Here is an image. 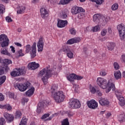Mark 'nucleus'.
I'll return each mask as SVG.
<instances>
[{
	"instance_id": "12",
	"label": "nucleus",
	"mask_w": 125,
	"mask_h": 125,
	"mask_svg": "<svg viewBox=\"0 0 125 125\" xmlns=\"http://www.w3.org/2000/svg\"><path fill=\"white\" fill-rule=\"evenodd\" d=\"M87 105L90 109H95L98 106L97 103L94 100H91L87 102Z\"/></svg>"
},
{
	"instance_id": "20",
	"label": "nucleus",
	"mask_w": 125,
	"mask_h": 125,
	"mask_svg": "<svg viewBox=\"0 0 125 125\" xmlns=\"http://www.w3.org/2000/svg\"><path fill=\"white\" fill-rule=\"evenodd\" d=\"M100 19H101V14H96L94 15L93 20L95 23L99 22Z\"/></svg>"
},
{
	"instance_id": "5",
	"label": "nucleus",
	"mask_w": 125,
	"mask_h": 125,
	"mask_svg": "<svg viewBox=\"0 0 125 125\" xmlns=\"http://www.w3.org/2000/svg\"><path fill=\"white\" fill-rule=\"evenodd\" d=\"M25 74H26V70H25L24 67L19 68L17 70H14L10 73L12 77H19L22 75H25Z\"/></svg>"
},
{
	"instance_id": "26",
	"label": "nucleus",
	"mask_w": 125,
	"mask_h": 125,
	"mask_svg": "<svg viewBox=\"0 0 125 125\" xmlns=\"http://www.w3.org/2000/svg\"><path fill=\"white\" fill-rule=\"evenodd\" d=\"M74 0H61L59 4H62V5H65V4H68L70 3L71 1H73Z\"/></svg>"
},
{
	"instance_id": "28",
	"label": "nucleus",
	"mask_w": 125,
	"mask_h": 125,
	"mask_svg": "<svg viewBox=\"0 0 125 125\" xmlns=\"http://www.w3.org/2000/svg\"><path fill=\"white\" fill-rule=\"evenodd\" d=\"M25 9H26V8L24 6L19 7L18 8L17 13H18L19 14L24 13V11H25Z\"/></svg>"
},
{
	"instance_id": "46",
	"label": "nucleus",
	"mask_w": 125,
	"mask_h": 125,
	"mask_svg": "<svg viewBox=\"0 0 125 125\" xmlns=\"http://www.w3.org/2000/svg\"><path fill=\"white\" fill-rule=\"evenodd\" d=\"M100 75L101 76H106V75H107V72H106V70H103L102 71L100 72Z\"/></svg>"
},
{
	"instance_id": "57",
	"label": "nucleus",
	"mask_w": 125,
	"mask_h": 125,
	"mask_svg": "<svg viewBox=\"0 0 125 125\" xmlns=\"http://www.w3.org/2000/svg\"><path fill=\"white\" fill-rule=\"evenodd\" d=\"M68 117H72L75 115V113L73 111H69L68 113Z\"/></svg>"
},
{
	"instance_id": "39",
	"label": "nucleus",
	"mask_w": 125,
	"mask_h": 125,
	"mask_svg": "<svg viewBox=\"0 0 125 125\" xmlns=\"http://www.w3.org/2000/svg\"><path fill=\"white\" fill-rule=\"evenodd\" d=\"M90 90L91 93H93V94H94V93H95V92H97V89L93 86L90 87Z\"/></svg>"
},
{
	"instance_id": "43",
	"label": "nucleus",
	"mask_w": 125,
	"mask_h": 125,
	"mask_svg": "<svg viewBox=\"0 0 125 125\" xmlns=\"http://www.w3.org/2000/svg\"><path fill=\"white\" fill-rule=\"evenodd\" d=\"M5 124V120L3 118L0 119V125H3Z\"/></svg>"
},
{
	"instance_id": "27",
	"label": "nucleus",
	"mask_w": 125,
	"mask_h": 125,
	"mask_svg": "<svg viewBox=\"0 0 125 125\" xmlns=\"http://www.w3.org/2000/svg\"><path fill=\"white\" fill-rule=\"evenodd\" d=\"M1 54H4L5 55H8V56H11V54L8 53L7 51V49L6 48H3L1 49Z\"/></svg>"
},
{
	"instance_id": "11",
	"label": "nucleus",
	"mask_w": 125,
	"mask_h": 125,
	"mask_svg": "<svg viewBox=\"0 0 125 125\" xmlns=\"http://www.w3.org/2000/svg\"><path fill=\"white\" fill-rule=\"evenodd\" d=\"M67 25H68V21L66 20L63 21L60 19L58 20L57 26L59 28H64V27H66Z\"/></svg>"
},
{
	"instance_id": "29",
	"label": "nucleus",
	"mask_w": 125,
	"mask_h": 125,
	"mask_svg": "<svg viewBox=\"0 0 125 125\" xmlns=\"http://www.w3.org/2000/svg\"><path fill=\"white\" fill-rule=\"evenodd\" d=\"M118 121L120 122V123H123V122H125V114L123 113L122 114H121L119 118H118Z\"/></svg>"
},
{
	"instance_id": "8",
	"label": "nucleus",
	"mask_w": 125,
	"mask_h": 125,
	"mask_svg": "<svg viewBox=\"0 0 125 125\" xmlns=\"http://www.w3.org/2000/svg\"><path fill=\"white\" fill-rule=\"evenodd\" d=\"M9 42V40L7 38V36L3 34L0 35V42H1L2 47H5V46H8Z\"/></svg>"
},
{
	"instance_id": "52",
	"label": "nucleus",
	"mask_w": 125,
	"mask_h": 125,
	"mask_svg": "<svg viewBox=\"0 0 125 125\" xmlns=\"http://www.w3.org/2000/svg\"><path fill=\"white\" fill-rule=\"evenodd\" d=\"M6 21H7V22H8L9 23L10 22H12V19H11L10 17H6Z\"/></svg>"
},
{
	"instance_id": "59",
	"label": "nucleus",
	"mask_w": 125,
	"mask_h": 125,
	"mask_svg": "<svg viewBox=\"0 0 125 125\" xmlns=\"http://www.w3.org/2000/svg\"><path fill=\"white\" fill-rule=\"evenodd\" d=\"M9 97L10 98H13V99L15 100L16 98H14V93H11L9 94Z\"/></svg>"
},
{
	"instance_id": "15",
	"label": "nucleus",
	"mask_w": 125,
	"mask_h": 125,
	"mask_svg": "<svg viewBox=\"0 0 125 125\" xmlns=\"http://www.w3.org/2000/svg\"><path fill=\"white\" fill-rule=\"evenodd\" d=\"M4 117L9 123L13 122V120H14V117L13 116L6 112L4 114Z\"/></svg>"
},
{
	"instance_id": "41",
	"label": "nucleus",
	"mask_w": 125,
	"mask_h": 125,
	"mask_svg": "<svg viewBox=\"0 0 125 125\" xmlns=\"http://www.w3.org/2000/svg\"><path fill=\"white\" fill-rule=\"evenodd\" d=\"M91 1H94L96 2L97 4H102L103 2V0H90Z\"/></svg>"
},
{
	"instance_id": "3",
	"label": "nucleus",
	"mask_w": 125,
	"mask_h": 125,
	"mask_svg": "<svg viewBox=\"0 0 125 125\" xmlns=\"http://www.w3.org/2000/svg\"><path fill=\"white\" fill-rule=\"evenodd\" d=\"M43 75L45 76L42 77V80L44 84L47 83L48 79L51 77L52 75H53V70H49L48 68H43L39 73L40 77H42Z\"/></svg>"
},
{
	"instance_id": "53",
	"label": "nucleus",
	"mask_w": 125,
	"mask_h": 125,
	"mask_svg": "<svg viewBox=\"0 0 125 125\" xmlns=\"http://www.w3.org/2000/svg\"><path fill=\"white\" fill-rule=\"evenodd\" d=\"M43 103H44V105L45 106H48L49 105V101L47 100H44L42 101Z\"/></svg>"
},
{
	"instance_id": "24",
	"label": "nucleus",
	"mask_w": 125,
	"mask_h": 125,
	"mask_svg": "<svg viewBox=\"0 0 125 125\" xmlns=\"http://www.w3.org/2000/svg\"><path fill=\"white\" fill-rule=\"evenodd\" d=\"M76 75L74 73L71 74L67 77V79L70 82H74V80H76Z\"/></svg>"
},
{
	"instance_id": "58",
	"label": "nucleus",
	"mask_w": 125,
	"mask_h": 125,
	"mask_svg": "<svg viewBox=\"0 0 125 125\" xmlns=\"http://www.w3.org/2000/svg\"><path fill=\"white\" fill-rule=\"evenodd\" d=\"M3 100H4V97L2 94L0 93V101H3Z\"/></svg>"
},
{
	"instance_id": "17",
	"label": "nucleus",
	"mask_w": 125,
	"mask_h": 125,
	"mask_svg": "<svg viewBox=\"0 0 125 125\" xmlns=\"http://www.w3.org/2000/svg\"><path fill=\"white\" fill-rule=\"evenodd\" d=\"M40 12L42 18H45L48 15V12L44 8H41L40 9Z\"/></svg>"
},
{
	"instance_id": "35",
	"label": "nucleus",
	"mask_w": 125,
	"mask_h": 125,
	"mask_svg": "<svg viewBox=\"0 0 125 125\" xmlns=\"http://www.w3.org/2000/svg\"><path fill=\"white\" fill-rule=\"evenodd\" d=\"M5 9L4 5L2 4H0V14L3 13V11Z\"/></svg>"
},
{
	"instance_id": "36",
	"label": "nucleus",
	"mask_w": 125,
	"mask_h": 125,
	"mask_svg": "<svg viewBox=\"0 0 125 125\" xmlns=\"http://www.w3.org/2000/svg\"><path fill=\"white\" fill-rule=\"evenodd\" d=\"M119 8V5L117 3H114L111 7L112 10H117Z\"/></svg>"
},
{
	"instance_id": "14",
	"label": "nucleus",
	"mask_w": 125,
	"mask_h": 125,
	"mask_svg": "<svg viewBox=\"0 0 125 125\" xmlns=\"http://www.w3.org/2000/svg\"><path fill=\"white\" fill-rule=\"evenodd\" d=\"M81 42V39L79 37L72 38L69 40L67 42V44H73V43H78Z\"/></svg>"
},
{
	"instance_id": "49",
	"label": "nucleus",
	"mask_w": 125,
	"mask_h": 125,
	"mask_svg": "<svg viewBox=\"0 0 125 125\" xmlns=\"http://www.w3.org/2000/svg\"><path fill=\"white\" fill-rule=\"evenodd\" d=\"M50 115V114L49 113L45 114L42 116V117H41V119H42V120L46 119V118H48V117H49Z\"/></svg>"
},
{
	"instance_id": "22",
	"label": "nucleus",
	"mask_w": 125,
	"mask_h": 125,
	"mask_svg": "<svg viewBox=\"0 0 125 125\" xmlns=\"http://www.w3.org/2000/svg\"><path fill=\"white\" fill-rule=\"evenodd\" d=\"M28 118L26 116H23L21 121L19 125H27Z\"/></svg>"
},
{
	"instance_id": "44",
	"label": "nucleus",
	"mask_w": 125,
	"mask_h": 125,
	"mask_svg": "<svg viewBox=\"0 0 125 125\" xmlns=\"http://www.w3.org/2000/svg\"><path fill=\"white\" fill-rule=\"evenodd\" d=\"M69 31H70V34H71V35H76V30L75 29V28L70 29Z\"/></svg>"
},
{
	"instance_id": "18",
	"label": "nucleus",
	"mask_w": 125,
	"mask_h": 125,
	"mask_svg": "<svg viewBox=\"0 0 125 125\" xmlns=\"http://www.w3.org/2000/svg\"><path fill=\"white\" fill-rule=\"evenodd\" d=\"M99 103L102 106H108L109 105V103L110 102L108 100H106L105 99H102L99 100Z\"/></svg>"
},
{
	"instance_id": "21",
	"label": "nucleus",
	"mask_w": 125,
	"mask_h": 125,
	"mask_svg": "<svg viewBox=\"0 0 125 125\" xmlns=\"http://www.w3.org/2000/svg\"><path fill=\"white\" fill-rule=\"evenodd\" d=\"M35 91V88L32 87L30 89H29L26 92V96H32L33 94H34V92Z\"/></svg>"
},
{
	"instance_id": "7",
	"label": "nucleus",
	"mask_w": 125,
	"mask_h": 125,
	"mask_svg": "<svg viewBox=\"0 0 125 125\" xmlns=\"http://www.w3.org/2000/svg\"><path fill=\"white\" fill-rule=\"evenodd\" d=\"M30 85H31V83L29 82H26L25 83L23 84L18 83L16 85H15V87L16 88H18L20 91L24 92L27 89V88H29Z\"/></svg>"
},
{
	"instance_id": "19",
	"label": "nucleus",
	"mask_w": 125,
	"mask_h": 125,
	"mask_svg": "<svg viewBox=\"0 0 125 125\" xmlns=\"http://www.w3.org/2000/svg\"><path fill=\"white\" fill-rule=\"evenodd\" d=\"M0 63H2L4 66H7V65L11 64L12 62H11V60L8 59L2 60L0 59Z\"/></svg>"
},
{
	"instance_id": "63",
	"label": "nucleus",
	"mask_w": 125,
	"mask_h": 125,
	"mask_svg": "<svg viewBox=\"0 0 125 125\" xmlns=\"http://www.w3.org/2000/svg\"><path fill=\"white\" fill-rule=\"evenodd\" d=\"M15 44L17 46H19L20 47H21V46H22V44H21V43H18V42H15Z\"/></svg>"
},
{
	"instance_id": "51",
	"label": "nucleus",
	"mask_w": 125,
	"mask_h": 125,
	"mask_svg": "<svg viewBox=\"0 0 125 125\" xmlns=\"http://www.w3.org/2000/svg\"><path fill=\"white\" fill-rule=\"evenodd\" d=\"M83 79V77L79 75H76L75 80H77V81H81V80Z\"/></svg>"
},
{
	"instance_id": "30",
	"label": "nucleus",
	"mask_w": 125,
	"mask_h": 125,
	"mask_svg": "<svg viewBox=\"0 0 125 125\" xmlns=\"http://www.w3.org/2000/svg\"><path fill=\"white\" fill-rule=\"evenodd\" d=\"M21 117H22V112L20 110L17 111L15 115L16 119H21Z\"/></svg>"
},
{
	"instance_id": "6",
	"label": "nucleus",
	"mask_w": 125,
	"mask_h": 125,
	"mask_svg": "<svg viewBox=\"0 0 125 125\" xmlns=\"http://www.w3.org/2000/svg\"><path fill=\"white\" fill-rule=\"evenodd\" d=\"M81 102L77 99H71L69 102V107L71 109H79L81 108Z\"/></svg>"
},
{
	"instance_id": "16",
	"label": "nucleus",
	"mask_w": 125,
	"mask_h": 125,
	"mask_svg": "<svg viewBox=\"0 0 125 125\" xmlns=\"http://www.w3.org/2000/svg\"><path fill=\"white\" fill-rule=\"evenodd\" d=\"M39 67L40 64L36 63V62H31L28 64V68H30L31 70H36V69H38Z\"/></svg>"
},
{
	"instance_id": "33",
	"label": "nucleus",
	"mask_w": 125,
	"mask_h": 125,
	"mask_svg": "<svg viewBox=\"0 0 125 125\" xmlns=\"http://www.w3.org/2000/svg\"><path fill=\"white\" fill-rule=\"evenodd\" d=\"M115 47V45L113 43H108L107 45V48L108 50H113Z\"/></svg>"
},
{
	"instance_id": "56",
	"label": "nucleus",
	"mask_w": 125,
	"mask_h": 125,
	"mask_svg": "<svg viewBox=\"0 0 125 125\" xmlns=\"http://www.w3.org/2000/svg\"><path fill=\"white\" fill-rule=\"evenodd\" d=\"M61 17L62 18V19H65V18H67V14H66L65 13H62L61 15Z\"/></svg>"
},
{
	"instance_id": "60",
	"label": "nucleus",
	"mask_w": 125,
	"mask_h": 125,
	"mask_svg": "<svg viewBox=\"0 0 125 125\" xmlns=\"http://www.w3.org/2000/svg\"><path fill=\"white\" fill-rule=\"evenodd\" d=\"M99 96H102V93L99 90V89L97 90V92Z\"/></svg>"
},
{
	"instance_id": "38",
	"label": "nucleus",
	"mask_w": 125,
	"mask_h": 125,
	"mask_svg": "<svg viewBox=\"0 0 125 125\" xmlns=\"http://www.w3.org/2000/svg\"><path fill=\"white\" fill-rule=\"evenodd\" d=\"M115 94H116L117 98L122 96V92H121V91H120L119 90H116L115 91Z\"/></svg>"
},
{
	"instance_id": "45",
	"label": "nucleus",
	"mask_w": 125,
	"mask_h": 125,
	"mask_svg": "<svg viewBox=\"0 0 125 125\" xmlns=\"http://www.w3.org/2000/svg\"><path fill=\"white\" fill-rule=\"evenodd\" d=\"M114 67L115 70H119V69H120V65H119V64L117 62L114 63Z\"/></svg>"
},
{
	"instance_id": "37",
	"label": "nucleus",
	"mask_w": 125,
	"mask_h": 125,
	"mask_svg": "<svg viewBox=\"0 0 125 125\" xmlns=\"http://www.w3.org/2000/svg\"><path fill=\"white\" fill-rule=\"evenodd\" d=\"M5 80H6V77L5 76L0 77V85L2 84L5 82Z\"/></svg>"
},
{
	"instance_id": "48",
	"label": "nucleus",
	"mask_w": 125,
	"mask_h": 125,
	"mask_svg": "<svg viewBox=\"0 0 125 125\" xmlns=\"http://www.w3.org/2000/svg\"><path fill=\"white\" fill-rule=\"evenodd\" d=\"M85 16V15L83 13H81L78 15V18L80 19H82V18H83Z\"/></svg>"
},
{
	"instance_id": "40",
	"label": "nucleus",
	"mask_w": 125,
	"mask_h": 125,
	"mask_svg": "<svg viewBox=\"0 0 125 125\" xmlns=\"http://www.w3.org/2000/svg\"><path fill=\"white\" fill-rule=\"evenodd\" d=\"M22 52V49L20 50L19 51H18V57H22V56H24V55H25V54H24Z\"/></svg>"
},
{
	"instance_id": "42",
	"label": "nucleus",
	"mask_w": 125,
	"mask_h": 125,
	"mask_svg": "<svg viewBox=\"0 0 125 125\" xmlns=\"http://www.w3.org/2000/svg\"><path fill=\"white\" fill-rule=\"evenodd\" d=\"M38 106L42 109H43V108L45 107V105H44V104L43 103V102H42L39 103Z\"/></svg>"
},
{
	"instance_id": "9",
	"label": "nucleus",
	"mask_w": 125,
	"mask_h": 125,
	"mask_svg": "<svg viewBox=\"0 0 125 125\" xmlns=\"http://www.w3.org/2000/svg\"><path fill=\"white\" fill-rule=\"evenodd\" d=\"M43 45H44V38L42 36H41L38 42H37V47L38 51L42 52L43 50Z\"/></svg>"
},
{
	"instance_id": "10",
	"label": "nucleus",
	"mask_w": 125,
	"mask_h": 125,
	"mask_svg": "<svg viewBox=\"0 0 125 125\" xmlns=\"http://www.w3.org/2000/svg\"><path fill=\"white\" fill-rule=\"evenodd\" d=\"M117 29L119 32V36L121 40L125 36V26L122 24H119L117 26Z\"/></svg>"
},
{
	"instance_id": "4",
	"label": "nucleus",
	"mask_w": 125,
	"mask_h": 125,
	"mask_svg": "<svg viewBox=\"0 0 125 125\" xmlns=\"http://www.w3.org/2000/svg\"><path fill=\"white\" fill-rule=\"evenodd\" d=\"M37 43L36 42H34L32 46L31 47L30 44H28L25 46L26 48V53H29L30 51L31 52V58H34L37 56Z\"/></svg>"
},
{
	"instance_id": "62",
	"label": "nucleus",
	"mask_w": 125,
	"mask_h": 125,
	"mask_svg": "<svg viewBox=\"0 0 125 125\" xmlns=\"http://www.w3.org/2000/svg\"><path fill=\"white\" fill-rule=\"evenodd\" d=\"M10 48H11V51H12L13 53H15V48L12 46H11Z\"/></svg>"
},
{
	"instance_id": "25",
	"label": "nucleus",
	"mask_w": 125,
	"mask_h": 125,
	"mask_svg": "<svg viewBox=\"0 0 125 125\" xmlns=\"http://www.w3.org/2000/svg\"><path fill=\"white\" fill-rule=\"evenodd\" d=\"M114 77L116 80H119V79H121L122 78V73H121V71H118L114 73Z\"/></svg>"
},
{
	"instance_id": "55",
	"label": "nucleus",
	"mask_w": 125,
	"mask_h": 125,
	"mask_svg": "<svg viewBox=\"0 0 125 125\" xmlns=\"http://www.w3.org/2000/svg\"><path fill=\"white\" fill-rule=\"evenodd\" d=\"M104 23H107L109 20H110V18H109V17H104Z\"/></svg>"
},
{
	"instance_id": "47",
	"label": "nucleus",
	"mask_w": 125,
	"mask_h": 125,
	"mask_svg": "<svg viewBox=\"0 0 125 125\" xmlns=\"http://www.w3.org/2000/svg\"><path fill=\"white\" fill-rule=\"evenodd\" d=\"M67 55L69 58H72L73 57V53L70 50L69 52L67 53Z\"/></svg>"
},
{
	"instance_id": "2",
	"label": "nucleus",
	"mask_w": 125,
	"mask_h": 125,
	"mask_svg": "<svg viewBox=\"0 0 125 125\" xmlns=\"http://www.w3.org/2000/svg\"><path fill=\"white\" fill-rule=\"evenodd\" d=\"M56 89H57V87L53 85L51 87L52 96H53V98H54L57 103H61V102H63L64 99H65L64 93H63V91L55 92Z\"/></svg>"
},
{
	"instance_id": "23",
	"label": "nucleus",
	"mask_w": 125,
	"mask_h": 125,
	"mask_svg": "<svg viewBox=\"0 0 125 125\" xmlns=\"http://www.w3.org/2000/svg\"><path fill=\"white\" fill-rule=\"evenodd\" d=\"M118 100L120 101V106H125V100L124 97L120 96V97L118 98Z\"/></svg>"
},
{
	"instance_id": "32",
	"label": "nucleus",
	"mask_w": 125,
	"mask_h": 125,
	"mask_svg": "<svg viewBox=\"0 0 125 125\" xmlns=\"http://www.w3.org/2000/svg\"><path fill=\"white\" fill-rule=\"evenodd\" d=\"M62 50L63 51V52H65V53L70 52V48H69V47H68L67 45L63 46Z\"/></svg>"
},
{
	"instance_id": "1",
	"label": "nucleus",
	"mask_w": 125,
	"mask_h": 125,
	"mask_svg": "<svg viewBox=\"0 0 125 125\" xmlns=\"http://www.w3.org/2000/svg\"><path fill=\"white\" fill-rule=\"evenodd\" d=\"M97 83L103 89L107 88L108 92L110 91L111 89L115 90V87L114 83H111L110 81L107 83V81L102 78H98L97 79Z\"/></svg>"
},
{
	"instance_id": "34",
	"label": "nucleus",
	"mask_w": 125,
	"mask_h": 125,
	"mask_svg": "<svg viewBox=\"0 0 125 125\" xmlns=\"http://www.w3.org/2000/svg\"><path fill=\"white\" fill-rule=\"evenodd\" d=\"M2 109H7L8 111H9V110H11L12 109V107L9 104H6L5 105H3Z\"/></svg>"
},
{
	"instance_id": "64",
	"label": "nucleus",
	"mask_w": 125,
	"mask_h": 125,
	"mask_svg": "<svg viewBox=\"0 0 125 125\" xmlns=\"http://www.w3.org/2000/svg\"><path fill=\"white\" fill-rule=\"evenodd\" d=\"M108 32L109 33V34H111L112 33V29H111V28H108Z\"/></svg>"
},
{
	"instance_id": "50",
	"label": "nucleus",
	"mask_w": 125,
	"mask_h": 125,
	"mask_svg": "<svg viewBox=\"0 0 125 125\" xmlns=\"http://www.w3.org/2000/svg\"><path fill=\"white\" fill-rule=\"evenodd\" d=\"M107 34V29H103L101 32L102 36H106V34Z\"/></svg>"
},
{
	"instance_id": "54",
	"label": "nucleus",
	"mask_w": 125,
	"mask_h": 125,
	"mask_svg": "<svg viewBox=\"0 0 125 125\" xmlns=\"http://www.w3.org/2000/svg\"><path fill=\"white\" fill-rule=\"evenodd\" d=\"M42 109L41 107H40V106H37V113H38V114H40V113H42Z\"/></svg>"
},
{
	"instance_id": "13",
	"label": "nucleus",
	"mask_w": 125,
	"mask_h": 125,
	"mask_svg": "<svg viewBox=\"0 0 125 125\" xmlns=\"http://www.w3.org/2000/svg\"><path fill=\"white\" fill-rule=\"evenodd\" d=\"M71 12L73 14H78V13L80 12H84V9L81 7H76L71 10Z\"/></svg>"
},
{
	"instance_id": "61",
	"label": "nucleus",
	"mask_w": 125,
	"mask_h": 125,
	"mask_svg": "<svg viewBox=\"0 0 125 125\" xmlns=\"http://www.w3.org/2000/svg\"><path fill=\"white\" fill-rule=\"evenodd\" d=\"M4 74V69H0V76H1V75H3Z\"/></svg>"
},
{
	"instance_id": "31",
	"label": "nucleus",
	"mask_w": 125,
	"mask_h": 125,
	"mask_svg": "<svg viewBox=\"0 0 125 125\" xmlns=\"http://www.w3.org/2000/svg\"><path fill=\"white\" fill-rule=\"evenodd\" d=\"M99 30H100V25H97L93 27L91 31H92V32H98Z\"/></svg>"
}]
</instances>
